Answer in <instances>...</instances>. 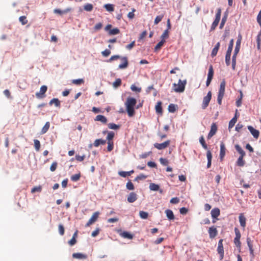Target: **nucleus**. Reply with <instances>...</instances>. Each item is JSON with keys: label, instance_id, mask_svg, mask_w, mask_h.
Here are the masks:
<instances>
[{"label": "nucleus", "instance_id": "nucleus-44", "mask_svg": "<svg viewBox=\"0 0 261 261\" xmlns=\"http://www.w3.org/2000/svg\"><path fill=\"white\" fill-rule=\"evenodd\" d=\"M119 30L118 28H114L110 30L109 33L111 35H114L119 34Z\"/></svg>", "mask_w": 261, "mask_h": 261}, {"label": "nucleus", "instance_id": "nucleus-39", "mask_svg": "<svg viewBox=\"0 0 261 261\" xmlns=\"http://www.w3.org/2000/svg\"><path fill=\"white\" fill-rule=\"evenodd\" d=\"M72 83L75 85H80L84 83V81L83 79H79L76 80H73Z\"/></svg>", "mask_w": 261, "mask_h": 261}, {"label": "nucleus", "instance_id": "nucleus-58", "mask_svg": "<svg viewBox=\"0 0 261 261\" xmlns=\"http://www.w3.org/2000/svg\"><path fill=\"white\" fill-rule=\"evenodd\" d=\"M120 58V56L119 55H114L112 56L108 60V62H111L113 61L118 59Z\"/></svg>", "mask_w": 261, "mask_h": 261}, {"label": "nucleus", "instance_id": "nucleus-13", "mask_svg": "<svg viewBox=\"0 0 261 261\" xmlns=\"http://www.w3.org/2000/svg\"><path fill=\"white\" fill-rule=\"evenodd\" d=\"M208 233L210 238H215L218 233L216 228L214 227V226L210 227L208 229Z\"/></svg>", "mask_w": 261, "mask_h": 261}, {"label": "nucleus", "instance_id": "nucleus-31", "mask_svg": "<svg viewBox=\"0 0 261 261\" xmlns=\"http://www.w3.org/2000/svg\"><path fill=\"white\" fill-rule=\"evenodd\" d=\"M50 127V123L46 122L41 129V134H44L47 132Z\"/></svg>", "mask_w": 261, "mask_h": 261}, {"label": "nucleus", "instance_id": "nucleus-63", "mask_svg": "<svg viewBox=\"0 0 261 261\" xmlns=\"http://www.w3.org/2000/svg\"><path fill=\"white\" fill-rule=\"evenodd\" d=\"M130 89L132 91H136V92H140L141 91V88H139L137 87H136L135 85H132L130 87Z\"/></svg>", "mask_w": 261, "mask_h": 261}, {"label": "nucleus", "instance_id": "nucleus-43", "mask_svg": "<svg viewBox=\"0 0 261 261\" xmlns=\"http://www.w3.org/2000/svg\"><path fill=\"white\" fill-rule=\"evenodd\" d=\"M19 21L22 25H25L28 23V20L25 16H21L19 18Z\"/></svg>", "mask_w": 261, "mask_h": 261}, {"label": "nucleus", "instance_id": "nucleus-12", "mask_svg": "<svg viewBox=\"0 0 261 261\" xmlns=\"http://www.w3.org/2000/svg\"><path fill=\"white\" fill-rule=\"evenodd\" d=\"M137 199V195L135 192H130L127 196V200L129 203H133Z\"/></svg>", "mask_w": 261, "mask_h": 261}, {"label": "nucleus", "instance_id": "nucleus-5", "mask_svg": "<svg viewBox=\"0 0 261 261\" xmlns=\"http://www.w3.org/2000/svg\"><path fill=\"white\" fill-rule=\"evenodd\" d=\"M99 215V213L98 212H96L94 213L91 216V217L90 218L88 222L86 223L85 226L86 227H89L91 224H93L94 222H95L97 218H98V216Z\"/></svg>", "mask_w": 261, "mask_h": 261}, {"label": "nucleus", "instance_id": "nucleus-22", "mask_svg": "<svg viewBox=\"0 0 261 261\" xmlns=\"http://www.w3.org/2000/svg\"><path fill=\"white\" fill-rule=\"evenodd\" d=\"M106 143V141L101 139H98L95 140L93 145L95 147H98L99 145H104Z\"/></svg>", "mask_w": 261, "mask_h": 261}, {"label": "nucleus", "instance_id": "nucleus-64", "mask_svg": "<svg viewBox=\"0 0 261 261\" xmlns=\"http://www.w3.org/2000/svg\"><path fill=\"white\" fill-rule=\"evenodd\" d=\"M257 21L259 24H261V10L259 12L257 16Z\"/></svg>", "mask_w": 261, "mask_h": 261}, {"label": "nucleus", "instance_id": "nucleus-40", "mask_svg": "<svg viewBox=\"0 0 261 261\" xmlns=\"http://www.w3.org/2000/svg\"><path fill=\"white\" fill-rule=\"evenodd\" d=\"M80 177H81L80 173L75 174L71 176V180L73 181H77V180H79Z\"/></svg>", "mask_w": 261, "mask_h": 261}, {"label": "nucleus", "instance_id": "nucleus-15", "mask_svg": "<svg viewBox=\"0 0 261 261\" xmlns=\"http://www.w3.org/2000/svg\"><path fill=\"white\" fill-rule=\"evenodd\" d=\"M225 146L223 142L221 143L220 144V158L221 160H223L225 154Z\"/></svg>", "mask_w": 261, "mask_h": 261}, {"label": "nucleus", "instance_id": "nucleus-54", "mask_svg": "<svg viewBox=\"0 0 261 261\" xmlns=\"http://www.w3.org/2000/svg\"><path fill=\"white\" fill-rule=\"evenodd\" d=\"M113 146H114V144H113V142L108 141V147H107L108 151H112L113 149Z\"/></svg>", "mask_w": 261, "mask_h": 261}, {"label": "nucleus", "instance_id": "nucleus-23", "mask_svg": "<svg viewBox=\"0 0 261 261\" xmlns=\"http://www.w3.org/2000/svg\"><path fill=\"white\" fill-rule=\"evenodd\" d=\"M165 213L168 219L170 220L174 219V216L173 212L170 210H167L165 211Z\"/></svg>", "mask_w": 261, "mask_h": 261}, {"label": "nucleus", "instance_id": "nucleus-24", "mask_svg": "<svg viewBox=\"0 0 261 261\" xmlns=\"http://www.w3.org/2000/svg\"><path fill=\"white\" fill-rule=\"evenodd\" d=\"M120 235L124 238H127L128 239H132L133 238V236L131 233L127 231H123L120 233Z\"/></svg>", "mask_w": 261, "mask_h": 261}, {"label": "nucleus", "instance_id": "nucleus-8", "mask_svg": "<svg viewBox=\"0 0 261 261\" xmlns=\"http://www.w3.org/2000/svg\"><path fill=\"white\" fill-rule=\"evenodd\" d=\"M169 144H170V141L167 140L162 143H155L154 144V147H155L156 148H157L159 150H162V149H165L166 147H167L168 146V145H169Z\"/></svg>", "mask_w": 261, "mask_h": 261}, {"label": "nucleus", "instance_id": "nucleus-19", "mask_svg": "<svg viewBox=\"0 0 261 261\" xmlns=\"http://www.w3.org/2000/svg\"><path fill=\"white\" fill-rule=\"evenodd\" d=\"M238 110H236V113L234 117L229 121V125H228V129H230V128H232L233 126L234 125L235 123L237 122V113Z\"/></svg>", "mask_w": 261, "mask_h": 261}, {"label": "nucleus", "instance_id": "nucleus-30", "mask_svg": "<svg viewBox=\"0 0 261 261\" xmlns=\"http://www.w3.org/2000/svg\"><path fill=\"white\" fill-rule=\"evenodd\" d=\"M239 221L242 227H245L246 226V218L242 215L239 216Z\"/></svg>", "mask_w": 261, "mask_h": 261}, {"label": "nucleus", "instance_id": "nucleus-59", "mask_svg": "<svg viewBox=\"0 0 261 261\" xmlns=\"http://www.w3.org/2000/svg\"><path fill=\"white\" fill-rule=\"evenodd\" d=\"M136 11V10L133 8L132 9V12H130L128 13L127 14V17L129 18V19H133L134 16H135V15H134V12Z\"/></svg>", "mask_w": 261, "mask_h": 261}, {"label": "nucleus", "instance_id": "nucleus-6", "mask_svg": "<svg viewBox=\"0 0 261 261\" xmlns=\"http://www.w3.org/2000/svg\"><path fill=\"white\" fill-rule=\"evenodd\" d=\"M47 90V87L45 85L41 87L39 92H36L35 95L38 98H43L45 96V93Z\"/></svg>", "mask_w": 261, "mask_h": 261}, {"label": "nucleus", "instance_id": "nucleus-36", "mask_svg": "<svg viewBox=\"0 0 261 261\" xmlns=\"http://www.w3.org/2000/svg\"><path fill=\"white\" fill-rule=\"evenodd\" d=\"M217 251L220 254L221 259H222L224 257L223 247L218 246Z\"/></svg>", "mask_w": 261, "mask_h": 261}, {"label": "nucleus", "instance_id": "nucleus-25", "mask_svg": "<svg viewBox=\"0 0 261 261\" xmlns=\"http://www.w3.org/2000/svg\"><path fill=\"white\" fill-rule=\"evenodd\" d=\"M235 148L236 150L240 154V156H244L245 155V152L242 149L239 145H236Z\"/></svg>", "mask_w": 261, "mask_h": 261}, {"label": "nucleus", "instance_id": "nucleus-11", "mask_svg": "<svg viewBox=\"0 0 261 261\" xmlns=\"http://www.w3.org/2000/svg\"><path fill=\"white\" fill-rule=\"evenodd\" d=\"M225 82L224 80L220 83V89L219 90L218 96H224L225 93Z\"/></svg>", "mask_w": 261, "mask_h": 261}, {"label": "nucleus", "instance_id": "nucleus-46", "mask_svg": "<svg viewBox=\"0 0 261 261\" xmlns=\"http://www.w3.org/2000/svg\"><path fill=\"white\" fill-rule=\"evenodd\" d=\"M108 127L110 128V129H118L119 127H120V126L118 125H117L115 123H109L108 124Z\"/></svg>", "mask_w": 261, "mask_h": 261}, {"label": "nucleus", "instance_id": "nucleus-10", "mask_svg": "<svg viewBox=\"0 0 261 261\" xmlns=\"http://www.w3.org/2000/svg\"><path fill=\"white\" fill-rule=\"evenodd\" d=\"M247 128L254 138L257 139L258 138L259 132L258 130L254 129L250 125L248 126Z\"/></svg>", "mask_w": 261, "mask_h": 261}, {"label": "nucleus", "instance_id": "nucleus-35", "mask_svg": "<svg viewBox=\"0 0 261 261\" xmlns=\"http://www.w3.org/2000/svg\"><path fill=\"white\" fill-rule=\"evenodd\" d=\"M49 104L50 105H55L56 107H59L60 105V101L57 98H53L52 99L50 102Z\"/></svg>", "mask_w": 261, "mask_h": 261}, {"label": "nucleus", "instance_id": "nucleus-9", "mask_svg": "<svg viewBox=\"0 0 261 261\" xmlns=\"http://www.w3.org/2000/svg\"><path fill=\"white\" fill-rule=\"evenodd\" d=\"M217 126L215 123H213L211 125V130L207 135V138H211L217 132Z\"/></svg>", "mask_w": 261, "mask_h": 261}, {"label": "nucleus", "instance_id": "nucleus-29", "mask_svg": "<svg viewBox=\"0 0 261 261\" xmlns=\"http://www.w3.org/2000/svg\"><path fill=\"white\" fill-rule=\"evenodd\" d=\"M227 16H228L227 14L226 13H225L224 15L222 17V19L221 20V23H220V24L219 26V28L220 29H222L224 27V24L226 21L227 18Z\"/></svg>", "mask_w": 261, "mask_h": 261}, {"label": "nucleus", "instance_id": "nucleus-47", "mask_svg": "<svg viewBox=\"0 0 261 261\" xmlns=\"http://www.w3.org/2000/svg\"><path fill=\"white\" fill-rule=\"evenodd\" d=\"M230 54H226L225 55V63L227 66H229L230 64Z\"/></svg>", "mask_w": 261, "mask_h": 261}, {"label": "nucleus", "instance_id": "nucleus-27", "mask_svg": "<svg viewBox=\"0 0 261 261\" xmlns=\"http://www.w3.org/2000/svg\"><path fill=\"white\" fill-rule=\"evenodd\" d=\"M233 46V39H232L230 40V42H229V43L228 45V47L227 50L226 51V54H230V55L231 54Z\"/></svg>", "mask_w": 261, "mask_h": 261}, {"label": "nucleus", "instance_id": "nucleus-56", "mask_svg": "<svg viewBox=\"0 0 261 261\" xmlns=\"http://www.w3.org/2000/svg\"><path fill=\"white\" fill-rule=\"evenodd\" d=\"M169 36V31L168 30H166L164 31V33L161 36L162 40H164L165 38L168 37Z\"/></svg>", "mask_w": 261, "mask_h": 261}, {"label": "nucleus", "instance_id": "nucleus-55", "mask_svg": "<svg viewBox=\"0 0 261 261\" xmlns=\"http://www.w3.org/2000/svg\"><path fill=\"white\" fill-rule=\"evenodd\" d=\"M146 177H147L146 175H145L143 174H141L137 176L135 178V180L137 181V180H139L145 179Z\"/></svg>", "mask_w": 261, "mask_h": 261}, {"label": "nucleus", "instance_id": "nucleus-41", "mask_svg": "<svg viewBox=\"0 0 261 261\" xmlns=\"http://www.w3.org/2000/svg\"><path fill=\"white\" fill-rule=\"evenodd\" d=\"M164 17V15H160L157 16L154 21V24H158L161 20H162L163 18Z\"/></svg>", "mask_w": 261, "mask_h": 261}, {"label": "nucleus", "instance_id": "nucleus-7", "mask_svg": "<svg viewBox=\"0 0 261 261\" xmlns=\"http://www.w3.org/2000/svg\"><path fill=\"white\" fill-rule=\"evenodd\" d=\"M236 237L234 239V243L237 247H241V242L240 239L241 238V233L239 230L237 228H234Z\"/></svg>", "mask_w": 261, "mask_h": 261}, {"label": "nucleus", "instance_id": "nucleus-53", "mask_svg": "<svg viewBox=\"0 0 261 261\" xmlns=\"http://www.w3.org/2000/svg\"><path fill=\"white\" fill-rule=\"evenodd\" d=\"M110 54L111 50L108 49H106L101 52L102 55L105 57H108L110 55Z\"/></svg>", "mask_w": 261, "mask_h": 261}, {"label": "nucleus", "instance_id": "nucleus-60", "mask_svg": "<svg viewBox=\"0 0 261 261\" xmlns=\"http://www.w3.org/2000/svg\"><path fill=\"white\" fill-rule=\"evenodd\" d=\"M160 162L161 164H162L163 165H164V166L167 165L168 164V160L167 159H164V158H160Z\"/></svg>", "mask_w": 261, "mask_h": 261}, {"label": "nucleus", "instance_id": "nucleus-49", "mask_svg": "<svg viewBox=\"0 0 261 261\" xmlns=\"http://www.w3.org/2000/svg\"><path fill=\"white\" fill-rule=\"evenodd\" d=\"M114 133L113 132H110L108 133L107 139L108 140V141H111L112 140L114 137Z\"/></svg>", "mask_w": 261, "mask_h": 261}, {"label": "nucleus", "instance_id": "nucleus-52", "mask_svg": "<svg viewBox=\"0 0 261 261\" xmlns=\"http://www.w3.org/2000/svg\"><path fill=\"white\" fill-rule=\"evenodd\" d=\"M93 9V6L91 4H87L84 6V10L87 11H91Z\"/></svg>", "mask_w": 261, "mask_h": 261}, {"label": "nucleus", "instance_id": "nucleus-34", "mask_svg": "<svg viewBox=\"0 0 261 261\" xmlns=\"http://www.w3.org/2000/svg\"><path fill=\"white\" fill-rule=\"evenodd\" d=\"M177 108V106L176 105L171 103L168 106V111L169 112L174 113L175 112Z\"/></svg>", "mask_w": 261, "mask_h": 261}, {"label": "nucleus", "instance_id": "nucleus-57", "mask_svg": "<svg viewBox=\"0 0 261 261\" xmlns=\"http://www.w3.org/2000/svg\"><path fill=\"white\" fill-rule=\"evenodd\" d=\"M118 174L120 176H122L123 177H125L126 176H129V173H128V172H126V171H119Z\"/></svg>", "mask_w": 261, "mask_h": 261}, {"label": "nucleus", "instance_id": "nucleus-26", "mask_svg": "<svg viewBox=\"0 0 261 261\" xmlns=\"http://www.w3.org/2000/svg\"><path fill=\"white\" fill-rule=\"evenodd\" d=\"M149 189L153 191H158L159 190V185L154 183H150L149 185Z\"/></svg>", "mask_w": 261, "mask_h": 261}, {"label": "nucleus", "instance_id": "nucleus-3", "mask_svg": "<svg viewBox=\"0 0 261 261\" xmlns=\"http://www.w3.org/2000/svg\"><path fill=\"white\" fill-rule=\"evenodd\" d=\"M221 15V10L220 8H218L217 10V12L215 16V20L213 21L210 29V31H213L215 30L216 28L218 25L220 21Z\"/></svg>", "mask_w": 261, "mask_h": 261}, {"label": "nucleus", "instance_id": "nucleus-51", "mask_svg": "<svg viewBox=\"0 0 261 261\" xmlns=\"http://www.w3.org/2000/svg\"><path fill=\"white\" fill-rule=\"evenodd\" d=\"M126 187V188L129 190H133L134 189V185L130 181H129L127 182Z\"/></svg>", "mask_w": 261, "mask_h": 261}, {"label": "nucleus", "instance_id": "nucleus-62", "mask_svg": "<svg viewBox=\"0 0 261 261\" xmlns=\"http://www.w3.org/2000/svg\"><path fill=\"white\" fill-rule=\"evenodd\" d=\"M99 228H97L94 231H93L92 233H91V236L93 237H95L96 236H97L98 233H99Z\"/></svg>", "mask_w": 261, "mask_h": 261}, {"label": "nucleus", "instance_id": "nucleus-17", "mask_svg": "<svg viewBox=\"0 0 261 261\" xmlns=\"http://www.w3.org/2000/svg\"><path fill=\"white\" fill-rule=\"evenodd\" d=\"M121 60L123 61V63L119 65V68L124 69L126 68L128 66V61L126 57L121 58Z\"/></svg>", "mask_w": 261, "mask_h": 261}, {"label": "nucleus", "instance_id": "nucleus-14", "mask_svg": "<svg viewBox=\"0 0 261 261\" xmlns=\"http://www.w3.org/2000/svg\"><path fill=\"white\" fill-rule=\"evenodd\" d=\"M72 257L76 259H84L87 258V255L81 253H74L72 254Z\"/></svg>", "mask_w": 261, "mask_h": 261}, {"label": "nucleus", "instance_id": "nucleus-33", "mask_svg": "<svg viewBox=\"0 0 261 261\" xmlns=\"http://www.w3.org/2000/svg\"><path fill=\"white\" fill-rule=\"evenodd\" d=\"M121 84V80L120 79H117L113 83V87L116 89L119 87Z\"/></svg>", "mask_w": 261, "mask_h": 261}, {"label": "nucleus", "instance_id": "nucleus-42", "mask_svg": "<svg viewBox=\"0 0 261 261\" xmlns=\"http://www.w3.org/2000/svg\"><path fill=\"white\" fill-rule=\"evenodd\" d=\"M104 7L109 12H112L114 11V7L112 4H106L104 6Z\"/></svg>", "mask_w": 261, "mask_h": 261}, {"label": "nucleus", "instance_id": "nucleus-16", "mask_svg": "<svg viewBox=\"0 0 261 261\" xmlns=\"http://www.w3.org/2000/svg\"><path fill=\"white\" fill-rule=\"evenodd\" d=\"M94 120L97 121H100L101 122H102L103 124L107 123V122L108 121L107 118L105 116L101 115H97L94 119Z\"/></svg>", "mask_w": 261, "mask_h": 261}, {"label": "nucleus", "instance_id": "nucleus-37", "mask_svg": "<svg viewBox=\"0 0 261 261\" xmlns=\"http://www.w3.org/2000/svg\"><path fill=\"white\" fill-rule=\"evenodd\" d=\"M139 216L143 219H146L148 218V213L144 211H140Z\"/></svg>", "mask_w": 261, "mask_h": 261}, {"label": "nucleus", "instance_id": "nucleus-50", "mask_svg": "<svg viewBox=\"0 0 261 261\" xmlns=\"http://www.w3.org/2000/svg\"><path fill=\"white\" fill-rule=\"evenodd\" d=\"M240 46H241L240 40H237V42H236V46H235V48H234V52L239 53V50H240Z\"/></svg>", "mask_w": 261, "mask_h": 261}, {"label": "nucleus", "instance_id": "nucleus-45", "mask_svg": "<svg viewBox=\"0 0 261 261\" xmlns=\"http://www.w3.org/2000/svg\"><path fill=\"white\" fill-rule=\"evenodd\" d=\"M165 42V40H162L160 41L155 46L154 49L155 50H158L161 48V47L163 45L164 42Z\"/></svg>", "mask_w": 261, "mask_h": 261}, {"label": "nucleus", "instance_id": "nucleus-1", "mask_svg": "<svg viewBox=\"0 0 261 261\" xmlns=\"http://www.w3.org/2000/svg\"><path fill=\"white\" fill-rule=\"evenodd\" d=\"M137 103L136 99L134 97H128L125 102L126 110L129 117H133L135 114L134 107Z\"/></svg>", "mask_w": 261, "mask_h": 261}, {"label": "nucleus", "instance_id": "nucleus-18", "mask_svg": "<svg viewBox=\"0 0 261 261\" xmlns=\"http://www.w3.org/2000/svg\"><path fill=\"white\" fill-rule=\"evenodd\" d=\"M211 214L212 218H216L220 215V210L218 208H215L211 211Z\"/></svg>", "mask_w": 261, "mask_h": 261}, {"label": "nucleus", "instance_id": "nucleus-20", "mask_svg": "<svg viewBox=\"0 0 261 261\" xmlns=\"http://www.w3.org/2000/svg\"><path fill=\"white\" fill-rule=\"evenodd\" d=\"M220 42H218L216 44V45H215V47L213 49L212 53H211V56L212 57H214L217 55L218 51L220 47Z\"/></svg>", "mask_w": 261, "mask_h": 261}, {"label": "nucleus", "instance_id": "nucleus-48", "mask_svg": "<svg viewBox=\"0 0 261 261\" xmlns=\"http://www.w3.org/2000/svg\"><path fill=\"white\" fill-rule=\"evenodd\" d=\"M199 142L200 143V144L202 145V147L205 149H206L207 148V145L205 144V141H204V138L203 136H201L200 138V139H199Z\"/></svg>", "mask_w": 261, "mask_h": 261}, {"label": "nucleus", "instance_id": "nucleus-4", "mask_svg": "<svg viewBox=\"0 0 261 261\" xmlns=\"http://www.w3.org/2000/svg\"><path fill=\"white\" fill-rule=\"evenodd\" d=\"M211 98H212V93L211 91H209L207 93L206 96H205L203 97L202 104V109L204 110L207 107Z\"/></svg>", "mask_w": 261, "mask_h": 261}, {"label": "nucleus", "instance_id": "nucleus-2", "mask_svg": "<svg viewBox=\"0 0 261 261\" xmlns=\"http://www.w3.org/2000/svg\"><path fill=\"white\" fill-rule=\"evenodd\" d=\"M187 84L186 80H179L178 84L174 83L173 86L174 87L173 90L176 92L181 93L184 91L185 86Z\"/></svg>", "mask_w": 261, "mask_h": 261}, {"label": "nucleus", "instance_id": "nucleus-61", "mask_svg": "<svg viewBox=\"0 0 261 261\" xmlns=\"http://www.w3.org/2000/svg\"><path fill=\"white\" fill-rule=\"evenodd\" d=\"M170 202L172 204H176L179 202V199L177 197H174L170 200Z\"/></svg>", "mask_w": 261, "mask_h": 261}, {"label": "nucleus", "instance_id": "nucleus-32", "mask_svg": "<svg viewBox=\"0 0 261 261\" xmlns=\"http://www.w3.org/2000/svg\"><path fill=\"white\" fill-rule=\"evenodd\" d=\"M244 156H239L237 162V165L240 167H243L244 166L245 162L243 160Z\"/></svg>", "mask_w": 261, "mask_h": 261}, {"label": "nucleus", "instance_id": "nucleus-21", "mask_svg": "<svg viewBox=\"0 0 261 261\" xmlns=\"http://www.w3.org/2000/svg\"><path fill=\"white\" fill-rule=\"evenodd\" d=\"M206 156L207 159V167L209 168L211 166L212 155L210 150H208L206 152Z\"/></svg>", "mask_w": 261, "mask_h": 261}, {"label": "nucleus", "instance_id": "nucleus-28", "mask_svg": "<svg viewBox=\"0 0 261 261\" xmlns=\"http://www.w3.org/2000/svg\"><path fill=\"white\" fill-rule=\"evenodd\" d=\"M155 111L157 113L162 114V102L158 101L157 102L156 105L155 106Z\"/></svg>", "mask_w": 261, "mask_h": 261}, {"label": "nucleus", "instance_id": "nucleus-38", "mask_svg": "<svg viewBox=\"0 0 261 261\" xmlns=\"http://www.w3.org/2000/svg\"><path fill=\"white\" fill-rule=\"evenodd\" d=\"M213 75H214V71H213V66L212 65H211L208 69L207 78L212 79L213 77Z\"/></svg>", "mask_w": 261, "mask_h": 261}]
</instances>
